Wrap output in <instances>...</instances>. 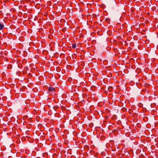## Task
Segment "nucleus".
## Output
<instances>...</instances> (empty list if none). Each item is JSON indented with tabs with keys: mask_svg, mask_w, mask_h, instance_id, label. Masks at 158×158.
<instances>
[{
	"mask_svg": "<svg viewBox=\"0 0 158 158\" xmlns=\"http://www.w3.org/2000/svg\"><path fill=\"white\" fill-rule=\"evenodd\" d=\"M7 68L8 69H11L12 68V66L11 65H9L7 66Z\"/></svg>",
	"mask_w": 158,
	"mask_h": 158,
	"instance_id": "6",
	"label": "nucleus"
},
{
	"mask_svg": "<svg viewBox=\"0 0 158 158\" xmlns=\"http://www.w3.org/2000/svg\"><path fill=\"white\" fill-rule=\"evenodd\" d=\"M130 111H132V110H129V112L130 113Z\"/></svg>",
	"mask_w": 158,
	"mask_h": 158,
	"instance_id": "9",
	"label": "nucleus"
},
{
	"mask_svg": "<svg viewBox=\"0 0 158 158\" xmlns=\"http://www.w3.org/2000/svg\"><path fill=\"white\" fill-rule=\"evenodd\" d=\"M122 110L124 112H126L127 110V109L125 107H123L122 108Z\"/></svg>",
	"mask_w": 158,
	"mask_h": 158,
	"instance_id": "5",
	"label": "nucleus"
},
{
	"mask_svg": "<svg viewBox=\"0 0 158 158\" xmlns=\"http://www.w3.org/2000/svg\"><path fill=\"white\" fill-rule=\"evenodd\" d=\"M77 46L76 44H73L72 45V47L73 48H76Z\"/></svg>",
	"mask_w": 158,
	"mask_h": 158,
	"instance_id": "4",
	"label": "nucleus"
},
{
	"mask_svg": "<svg viewBox=\"0 0 158 158\" xmlns=\"http://www.w3.org/2000/svg\"><path fill=\"white\" fill-rule=\"evenodd\" d=\"M84 149L85 150H88L89 149V146H88V145H86L85 146H84Z\"/></svg>",
	"mask_w": 158,
	"mask_h": 158,
	"instance_id": "3",
	"label": "nucleus"
},
{
	"mask_svg": "<svg viewBox=\"0 0 158 158\" xmlns=\"http://www.w3.org/2000/svg\"><path fill=\"white\" fill-rule=\"evenodd\" d=\"M27 72L26 70H23V75H24L25 74L27 73Z\"/></svg>",
	"mask_w": 158,
	"mask_h": 158,
	"instance_id": "7",
	"label": "nucleus"
},
{
	"mask_svg": "<svg viewBox=\"0 0 158 158\" xmlns=\"http://www.w3.org/2000/svg\"><path fill=\"white\" fill-rule=\"evenodd\" d=\"M71 78H70V79L69 78L68 79V80H69H69H71Z\"/></svg>",
	"mask_w": 158,
	"mask_h": 158,
	"instance_id": "10",
	"label": "nucleus"
},
{
	"mask_svg": "<svg viewBox=\"0 0 158 158\" xmlns=\"http://www.w3.org/2000/svg\"><path fill=\"white\" fill-rule=\"evenodd\" d=\"M4 25L3 24L0 23V30H2L4 27Z\"/></svg>",
	"mask_w": 158,
	"mask_h": 158,
	"instance_id": "2",
	"label": "nucleus"
},
{
	"mask_svg": "<svg viewBox=\"0 0 158 158\" xmlns=\"http://www.w3.org/2000/svg\"><path fill=\"white\" fill-rule=\"evenodd\" d=\"M112 89V87H111V86H110L109 88H108V89L109 90H111V89Z\"/></svg>",
	"mask_w": 158,
	"mask_h": 158,
	"instance_id": "8",
	"label": "nucleus"
},
{
	"mask_svg": "<svg viewBox=\"0 0 158 158\" xmlns=\"http://www.w3.org/2000/svg\"><path fill=\"white\" fill-rule=\"evenodd\" d=\"M55 90V89L52 87H50L48 89V93H52L53 91Z\"/></svg>",
	"mask_w": 158,
	"mask_h": 158,
	"instance_id": "1",
	"label": "nucleus"
}]
</instances>
